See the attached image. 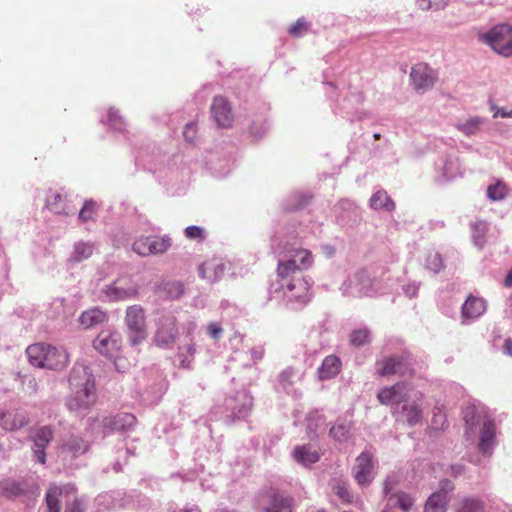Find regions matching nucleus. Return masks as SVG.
<instances>
[{
	"label": "nucleus",
	"mask_w": 512,
	"mask_h": 512,
	"mask_svg": "<svg viewBox=\"0 0 512 512\" xmlns=\"http://www.w3.org/2000/svg\"><path fill=\"white\" fill-rule=\"evenodd\" d=\"M70 395L67 407L70 411H87L96 404V386L88 366L75 364L69 374Z\"/></svg>",
	"instance_id": "obj_1"
},
{
	"label": "nucleus",
	"mask_w": 512,
	"mask_h": 512,
	"mask_svg": "<svg viewBox=\"0 0 512 512\" xmlns=\"http://www.w3.org/2000/svg\"><path fill=\"white\" fill-rule=\"evenodd\" d=\"M26 354L29 362L39 368L60 370L69 363L66 350L45 343H36L27 347Z\"/></svg>",
	"instance_id": "obj_2"
},
{
	"label": "nucleus",
	"mask_w": 512,
	"mask_h": 512,
	"mask_svg": "<svg viewBox=\"0 0 512 512\" xmlns=\"http://www.w3.org/2000/svg\"><path fill=\"white\" fill-rule=\"evenodd\" d=\"M475 418H477V423L482 424L480 430V440L478 444L479 450L485 454L489 453L492 449L496 435L495 422L487 415H476L475 408L469 407L464 414V420L466 424L470 427H473L475 424Z\"/></svg>",
	"instance_id": "obj_3"
},
{
	"label": "nucleus",
	"mask_w": 512,
	"mask_h": 512,
	"mask_svg": "<svg viewBox=\"0 0 512 512\" xmlns=\"http://www.w3.org/2000/svg\"><path fill=\"white\" fill-rule=\"evenodd\" d=\"M481 41L504 57L512 56V27L501 24L481 36Z\"/></svg>",
	"instance_id": "obj_4"
},
{
	"label": "nucleus",
	"mask_w": 512,
	"mask_h": 512,
	"mask_svg": "<svg viewBox=\"0 0 512 512\" xmlns=\"http://www.w3.org/2000/svg\"><path fill=\"white\" fill-rule=\"evenodd\" d=\"M125 323L128 329V339L132 345H138L146 339L145 311L140 305H132L127 308Z\"/></svg>",
	"instance_id": "obj_5"
},
{
	"label": "nucleus",
	"mask_w": 512,
	"mask_h": 512,
	"mask_svg": "<svg viewBox=\"0 0 512 512\" xmlns=\"http://www.w3.org/2000/svg\"><path fill=\"white\" fill-rule=\"evenodd\" d=\"M383 491L386 495V504L382 512H415V497L402 490L392 491L388 481L384 482Z\"/></svg>",
	"instance_id": "obj_6"
},
{
	"label": "nucleus",
	"mask_w": 512,
	"mask_h": 512,
	"mask_svg": "<svg viewBox=\"0 0 512 512\" xmlns=\"http://www.w3.org/2000/svg\"><path fill=\"white\" fill-rule=\"evenodd\" d=\"M121 335L116 331L103 330L93 341V347L102 355L113 358L120 352Z\"/></svg>",
	"instance_id": "obj_7"
},
{
	"label": "nucleus",
	"mask_w": 512,
	"mask_h": 512,
	"mask_svg": "<svg viewBox=\"0 0 512 512\" xmlns=\"http://www.w3.org/2000/svg\"><path fill=\"white\" fill-rule=\"evenodd\" d=\"M259 504L265 512H292L293 500L270 488L260 495Z\"/></svg>",
	"instance_id": "obj_8"
},
{
	"label": "nucleus",
	"mask_w": 512,
	"mask_h": 512,
	"mask_svg": "<svg viewBox=\"0 0 512 512\" xmlns=\"http://www.w3.org/2000/svg\"><path fill=\"white\" fill-rule=\"evenodd\" d=\"M285 295L291 301L298 302L301 306L306 305L311 300V285L304 277H293L285 285ZM284 288V284H282Z\"/></svg>",
	"instance_id": "obj_9"
},
{
	"label": "nucleus",
	"mask_w": 512,
	"mask_h": 512,
	"mask_svg": "<svg viewBox=\"0 0 512 512\" xmlns=\"http://www.w3.org/2000/svg\"><path fill=\"white\" fill-rule=\"evenodd\" d=\"M410 79L415 90L426 91L434 85L437 74L427 64L418 63L412 67Z\"/></svg>",
	"instance_id": "obj_10"
},
{
	"label": "nucleus",
	"mask_w": 512,
	"mask_h": 512,
	"mask_svg": "<svg viewBox=\"0 0 512 512\" xmlns=\"http://www.w3.org/2000/svg\"><path fill=\"white\" fill-rule=\"evenodd\" d=\"M176 318L172 315H161L157 320L154 341L158 346H167L176 339Z\"/></svg>",
	"instance_id": "obj_11"
},
{
	"label": "nucleus",
	"mask_w": 512,
	"mask_h": 512,
	"mask_svg": "<svg viewBox=\"0 0 512 512\" xmlns=\"http://www.w3.org/2000/svg\"><path fill=\"white\" fill-rule=\"evenodd\" d=\"M373 469V456L369 452H362L353 467L354 479L361 486L369 485L373 479Z\"/></svg>",
	"instance_id": "obj_12"
},
{
	"label": "nucleus",
	"mask_w": 512,
	"mask_h": 512,
	"mask_svg": "<svg viewBox=\"0 0 512 512\" xmlns=\"http://www.w3.org/2000/svg\"><path fill=\"white\" fill-rule=\"evenodd\" d=\"M211 114L219 127L228 128L232 125L234 116L229 101L223 96H216L211 105Z\"/></svg>",
	"instance_id": "obj_13"
},
{
	"label": "nucleus",
	"mask_w": 512,
	"mask_h": 512,
	"mask_svg": "<svg viewBox=\"0 0 512 512\" xmlns=\"http://www.w3.org/2000/svg\"><path fill=\"white\" fill-rule=\"evenodd\" d=\"M105 293L111 301H119L136 295L137 288L132 279L125 276L118 278L111 286H108Z\"/></svg>",
	"instance_id": "obj_14"
},
{
	"label": "nucleus",
	"mask_w": 512,
	"mask_h": 512,
	"mask_svg": "<svg viewBox=\"0 0 512 512\" xmlns=\"http://www.w3.org/2000/svg\"><path fill=\"white\" fill-rule=\"evenodd\" d=\"M377 374L389 376L399 374L400 376L412 375V369L402 357H389L376 363Z\"/></svg>",
	"instance_id": "obj_15"
},
{
	"label": "nucleus",
	"mask_w": 512,
	"mask_h": 512,
	"mask_svg": "<svg viewBox=\"0 0 512 512\" xmlns=\"http://www.w3.org/2000/svg\"><path fill=\"white\" fill-rule=\"evenodd\" d=\"M348 293L358 298L371 297L376 293L375 281L365 271H360L350 281Z\"/></svg>",
	"instance_id": "obj_16"
},
{
	"label": "nucleus",
	"mask_w": 512,
	"mask_h": 512,
	"mask_svg": "<svg viewBox=\"0 0 512 512\" xmlns=\"http://www.w3.org/2000/svg\"><path fill=\"white\" fill-rule=\"evenodd\" d=\"M76 489L72 485L51 486L46 493L47 512H61V500L75 496Z\"/></svg>",
	"instance_id": "obj_17"
},
{
	"label": "nucleus",
	"mask_w": 512,
	"mask_h": 512,
	"mask_svg": "<svg viewBox=\"0 0 512 512\" xmlns=\"http://www.w3.org/2000/svg\"><path fill=\"white\" fill-rule=\"evenodd\" d=\"M485 299L470 294L461 307V318L464 321L479 318L486 311Z\"/></svg>",
	"instance_id": "obj_18"
},
{
	"label": "nucleus",
	"mask_w": 512,
	"mask_h": 512,
	"mask_svg": "<svg viewBox=\"0 0 512 512\" xmlns=\"http://www.w3.org/2000/svg\"><path fill=\"white\" fill-rule=\"evenodd\" d=\"M136 423L137 419L131 413H119L105 417L102 421L103 427L112 431H128L133 429Z\"/></svg>",
	"instance_id": "obj_19"
},
{
	"label": "nucleus",
	"mask_w": 512,
	"mask_h": 512,
	"mask_svg": "<svg viewBox=\"0 0 512 512\" xmlns=\"http://www.w3.org/2000/svg\"><path fill=\"white\" fill-rule=\"evenodd\" d=\"M29 423L27 413L23 410H11L0 415V425L8 431L19 430Z\"/></svg>",
	"instance_id": "obj_20"
},
{
	"label": "nucleus",
	"mask_w": 512,
	"mask_h": 512,
	"mask_svg": "<svg viewBox=\"0 0 512 512\" xmlns=\"http://www.w3.org/2000/svg\"><path fill=\"white\" fill-rule=\"evenodd\" d=\"M67 195H62L57 191H50L46 198V206L49 210L57 214L69 215L74 213L75 207L70 205Z\"/></svg>",
	"instance_id": "obj_21"
},
{
	"label": "nucleus",
	"mask_w": 512,
	"mask_h": 512,
	"mask_svg": "<svg viewBox=\"0 0 512 512\" xmlns=\"http://www.w3.org/2000/svg\"><path fill=\"white\" fill-rule=\"evenodd\" d=\"M405 390V384L399 382L393 386L381 389L377 394V398L383 405H398L404 400Z\"/></svg>",
	"instance_id": "obj_22"
},
{
	"label": "nucleus",
	"mask_w": 512,
	"mask_h": 512,
	"mask_svg": "<svg viewBox=\"0 0 512 512\" xmlns=\"http://www.w3.org/2000/svg\"><path fill=\"white\" fill-rule=\"evenodd\" d=\"M225 266L216 259L207 260L202 263L199 268V276L213 283L222 278Z\"/></svg>",
	"instance_id": "obj_23"
},
{
	"label": "nucleus",
	"mask_w": 512,
	"mask_h": 512,
	"mask_svg": "<svg viewBox=\"0 0 512 512\" xmlns=\"http://www.w3.org/2000/svg\"><path fill=\"white\" fill-rule=\"evenodd\" d=\"M342 363L335 355H329L324 358L321 367L318 369V375L321 380L332 379L341 371Z\"/></svg>",
	"instance_id": "obj_24"
},
{
	"label": "nucleus",
	"mask_w": 512,
	"mask_h": 512,
	"mask_svg": "<svg viewBox=\"0 0 512 512\" xmlns=\"http://www.w3.org/2000/svg\"><path fill=\"white\" fill-rule=\"evenodd\" d=\"M293 456L296 462L302 465H311L319 461L320 453L311 445H302L295 447Z\"/></svg>",
	"instance_id": "obj_25"
},
{
	"label": "nucleus",
	"mask_w": 512,
	"mask_h": 512,
	"mask_svg": "<svg viewBox=\"0 0 512 512\" xmlns=\"http://www.w3.org/2000/svg\"><path fill=\"white\" fill-rule=\"evenodd\" d=\"M106 319L107 316L102 310L98 308H92L84 311L81 314V316L79 317V322L85 329H88L103 323L104 321H106Z\"/></svg>",
	"instance_id": "obj_26"
},
{
	"label": "nucleus",
	"mask_w": 512,
	"mask_h": 512,
	"mask_svg": "<svg viewBox=\"0 0 512 512\" xmlns=\"http://www.w3.org/2000/svg\"><path fill=\"white\" fill-rule=\"evenodd\" d=\"M62 448L71 453L72 456L77 457L84 454L88 450L89 446L83 438L76 435H70L63 441Z\"/></svg>",
	"instance_id": "obj_27"
},
{
	"label": "nucleus",
	"mask_w": 512,
	"mask_h": 512,
	"mask_svg": "<svg viewBox=\"0 0 512 512\" xmlns=\"http://www.w3.org/2000/svg\"><path fill=\"white\" fill-rule=\"evenodd\" d=\"M447 496L444 492H435L427 500L424 512H445Z\"/></svg>",
	"instance_id": "obj_28"
},
{
	"label": "nucleus",
	"mask_w": 512,
	"mask_h": 512,
	"mask_svg": "<svg viewBox=\"0 0 512 512\" xmlns=\"http://www.w3.org/2000/svg\"><path fill=\"white\" fill-rule=\"evenodd\" d=\"M370 205L373 209H384L392 211L395 208L394 202L391 200L386 191H377L370 199Z\"/></svg>",
	"instance_id": "obj_29"
},
{
	"label": "nucleus",
	"mask_w": 512,
	"mask_h": 512,
	"mask_svg": "<svg viewBox=\"0 0 512 512\" xmlns=\"http://www.w3.org/2000/svg\"><path fill=\"white\" fill-rule=\"evenodd\" d=\"M94 251V246L89 242H78L74 245V251L69 257L71 262H81L88 259Z\"/></svg>",
	"instance_id": "obj_30"
},
{
	"label": "nucleus",
	"mask_w": 512,
	"mask_h": 512,
	"mask_svg": "<svg viewBox=\"0 0 512 512\" xmlns=\"http://www.w3.org/2000/svg\"><path fill=\"white\" fill-rule=\"evenodd\" d=\"M351 430V423L339 421L330 428L329 435L336 441L344 442L350 438Z\"/></svg>",
	"instance_id": "obj_31"
},
{
	"label": "nucleus",
	"mask_w": 512,
	"mask_h": 512,
	"mask_svg": "<svg viewBox=\"0 0 512 512\" xmlns=\"http://www.w3.org/2000/svg\"><path fill=\"white\" fill-rule=\"evenodd\" d=\"M171 246V238L168 236H149V250L151 255L163 254Z\"/></svg>",
	"instance_id": "obj_32"
},
{
	"label": "nucleus",
	"mask_w": 512,
	"mask_h": 512,
	"mask_svg": "<svg viewBox=\"0 0 512 512\" xmlns=\"http://www.w3.org/2000/svg\"><path fill=\"white\" fill-rule=\"evenodd\" d=\"M299 270H301V268L296 263V259H289L285 261H279L276 271L278 278L281 281H285Z\"/></svg>",
	"instance_id": "obj_33"
},
{
	"label": "nucleus",
	"mask_w": 512,
	"mask_h": 512,
	"mask_svg": "<svg viewBox=\"0 0 512 512\" xmlns=\"http://www.w3.org/2000/svg\"><path fill=\"white\" fill-rule=\"evenodd\" d=\"M54 438L53 430L50 426H43L36 430L32 437L35 447H47Z\"/></svg>",
	"instance_id": "obj_34"
},
{
	"label": "nucleus",
	"mask_w": 512,
	"mask_h": 512,
	"mask_svg": "<svg viewBox=\"0 0 512 512\" xmlns=\"http://www.w3.org/2000/svg\"><path fill=\"white\" fill-rule=\"evenodd\" d=\"M508 188L503 181H497L496 184L489 185L487 188V196L492 201H499L506 197Z\"/></svg>",
	"instance_id": "obj_35"
},
{
	"label": "nucleus",
	"mask_w": 512,
	"mask_h": 512,
	"mask_svg": "<svg viewBox=\"0 0 512 512\" xmlns=\"http://www.w3.org/2000/svg\"><path fill=\"white\" fill-rule=\"evenodd\" d=\"M97 209H98V205L95 201L86 200L78 214L79 221L86 223L90 220H93L94 215L97 212Z\"/></svg>",
	"instance_id": "obj_36"
},
{
	"label": "nucleus",
	"mask_w": 512,
	"mask_h": 512,
	"mask_svg": "<svg viewBox=\"0 0 512 512\" xmlns=\"http://www.w3.org/2000/svg\"><path fill=\"white\" fill-rule=\"evenodd\" d=\"M291 259H296V263L301 269H306L313 263L312 254L306 249H296L293 254H291Z\"/></svg>",
	"instance_id": "obj_37"
},
{
	"label": "nucleus",
	"mask_w": 512,
	"mask_h": 512,
	"mask_svg": "<svg viewBox=\"0 0 512 512\" xmlns=\"http://www.w3.org/2000/svg\"><path fill=\"white\" fill-rule=\"evenodd\" d=\"M403 411L409 425H415L421 420L422 410L418 404L405 405Z\"/></svg>",
	"instance_id": "obj_38"
},
{
	"label": "nucleus",
	"mask_w": 512,
	"mask_h": 512,
	"mask_svg": "<svg viewBox=\"0 0 512 512\" xmlns=\"http://www.w3.org/2000/svg\"><path fill=\"white\" fill-rule=\"evenodd\" d=\"M19 484L13 480H4L0 482V497H13L20 493Z\"/></svg>",
	"instance_id": "obj_39"
},
{
	"label": "nucleus",
	"mask_w": 512,
	"mask_h": 512,
	"mask_svg": "<svg viewBox=\"0 0 512 512\" xmlns=\"http://www.w3.org/2000/svg\"><path fill=\"white\" fill-rule=\"evenodd\" d=\"M333 490L335 494L342 500V502L350 504L353 502V495L349 490L347 483L338 481L336 485L333 486Z\"/></svg>",
	"instance_id": "obj_40"
},
{
	"label": "nucleus",
	"mask_w": 512,
	"mask_h": 512,
	"mask_svg": "<svg viewBox=\"0 0 512 512\" xmlns=\"http://www.w3.org/2000/svg\"><path fill=\"white\" fill-rule=\"evenodd\" d=\"M132 249L140 256H150L151 251L149 250V236H141L135 240Z\"/></svg>",
	"instance_id": "obj_41"
},
{
	"label": "nucleus",
	"mask_w": 512,
	"mask_h": 512,
	"mask_svg": "<svg viewBox=\"0 0 512 512\" xmlns=\"http://www.w3.org/2000/svg\"><path fill=\"white\" fill-rule=\"evenodd\" d=\"M370 341V333L367 329L355 330L350 335V342L354 346H362Z\"/></svg>",
	"instance_id": "obj_42"
},
{
	"label": "nucleus",
	"mask_w": 512,
	"mask_h": 512,
	"mask_svg": "<svg viewBox=\"0 0 512 512\" xmlns=\"http://www.w3.org/2000/svg\"><path fill=\"white\" fill-rule=\"evenodd\" d=\"M309 27V23L303 18H300L295 23L290 25L288 31L292 37H300L309 30Z\"/></svg>",
	"instance_id": "obj_43"
},
{
	"label": "nucleus",
	"mask_w": 512,
	"mask_h": 512,
	"mask_svg": "<svg viewBox=\"0 0 512 512\" xmlns=\"http://www.w3.org/2000/svg\"><path fill=\"white\" fill-rule=\"evenodd\" d=\"M185 237L190 240L203 241L206 238V232L204 228L200 226L191 225L184 230Z\"/></svg>",
	"instance_id": "obj_44"
},
{
	"label": "nucleus",
	"mask_w": 512,
	"mask_h": 512,
	"mask_svg": "<svg viewBox=\"0 0 512 512\" xmlns=\"http://www.w3.org/2000/svg\"><path fill=\"white\" fill-rule=\"evenodd\" d=\"M427 267L433 272L437 273L444 268V263L439 253H431L426 260Z\"/></svg>",
	"instance_id": "obj_45"
},
{
	"label": "nucleus",
	"mask_w": 512,
	"mask_h": 512,
	"mask_svg": "<svg viewBox=\"0 0 512 512\" xmlns=\"http://www.w3.org/2000/svg\"><path fill=\"white\" fill-rule=\"evenodd\" d=\"M480 123L481 122L478 118H473L468 120L466 123L459 125L458 129L467 136L474 135L479 131Z\"/></svg>",
	"instance_id": "obj_46"
},
{
	"label": "nucleus",
	"mask_w": 512,
	"mask_h": 512,
	"mask_svg": "<svg viewBox=\"0 0 512 512\" xmlns=\"http://www.w3.org/2000/svg\"><path fill=\"white\" fill-rule=\"evenodd\" d=\"M422 10L441 9L446 5V0H418Z\"/></svg>",
	"instance_id": "obj_47"
},
{
	"label": "nucleus",
	"mask_w": 512,
	"mask_h": 512,
	"mask_svg": "<svg viewBox=\"0 0 512 512\" xmlns=\"http://www.w3.org/2000/svg\"><path fill=\"white\" fill-rule=\"evenodd\" d=\"M481 503L473 498H467L463 501V512H474L481 509Z\"/></svg>",
	"instance_id": "obj_48"
},
{
	"label": "nucleus",
	"mask_w": 512,
	"mask_h": 512,
	"mask_svg": "<svg viewBox=\"0 0 512 512\" xmlns=\"http://www.w3.org/2000/svg\"><path fill=\"white\" fill-rule=\"evenodd\" d=\"M197 126L194 123H188L183 131V136L188 142H193L196 138Z\"/></svg>",
	"instance_id": "obj_49"
},
{
	"label": "nucleus",
	"mask_w": 512,
	"mask_h": 512,
	"mask_svg": "<svg viewBox=\"0 0 512 512\" xmlns=\"http://www.w3.org/2000/svg\"><path fill=\"white\" fill-rule=\"evenodd\" d=\"M113 358L115 367L119 372H125L130 368L131 363L126 358L120 357L118 354Z\"/></svg>",
	"instance_id": "obj_50"
},
{
	"label": "nucleus",
	"mask_w": 512,
	"mask_h": 512,
	"mask_svg": "<svg viewBox=\"0 0 512 512\" xmlns=\"http://www.w3.org/2000/svg\"><path fill=\"white\" fill-rule=\"evenodd\" d=\"M65 512H84L83 502L77 497H74L73 501L67 506Z\"/></svg>",
	"instance_id": "obj_51"
},
{
	"label": "nucleus",
	"mask_w": 512,
	"mask_h": 512,
	"mask_svg": "<svg viewBox=\"0 0 512 512\" xmlns=\"http://www.w3.org/2000/svg\"><path fill=\"white\" fill-rule=\"evenodd\" d=\"M207 329L209 335L214 339L218 338L219 335L222 333V328L217 323H210Z\"/></svg>",
	"instance_id": "obj_52"
},
{
	"label": "nucleus",
	"mask_w": 512,
	"mask_h": 512,
	"mask_svg": "<svg viewBox=\"0 0 512 512\" xmlns=\"http://www.w3.org/2000/svg\"><path fill=\"white\" fill-rule=\"evenodd\" d=\"M45 448L46 447H35L34 449V455L41 464H45L46 462Z\"/></svg>",
	"instance_id": "obj_53"
},
{
	"label": "nucleus",
	"mask_w": 512,
	"mask_h": 512,
	"mask_svg": "<svg viewBox=\"0 0 512 512\" xmlns=\"http://www.w3.org/2000/svg\"><path fill=\"white\" fill-rule=\"evenodd\" d=\"M503 348H504V353L506 355L512 356V339L511 338L505 339Z\"/></svg>",
	"instance_id": "obj_54"
},
{
	"label": "nucleus",
	"mask_w": 512,
	"mask_h": 512,
	"mask_svg": "<svg viewBox=\"0 0 512 512\" xmlns=\"http://www.w3.org/2000/svg\"><path fill=\"white\" fill-rule=\"evenodd\" d=\"M452 489H453V484L451 481L444 480L441 482V491L440 492H444L446 494L447 491L452 490Z\"/></svg>",
	"instance_id": "obj_55"
},
{
	"label": "nucleus",
	"mask_w": 512,
	"mask_h": 512,
	"mask_svg": "<svg viewBox=\"0 0 512 512\" xmlns=\"http://www.w3.org/2000/svg\"><path fill=\"white\" fill-rule=\"evenodd\" d=\"M293 374L294 372L292 369H287L281 373L280 378L282 381H289Z\"/></svg>",
	"instance_id": "obj_56"
},
{
	"label": "nucleus",
	"mask_w": 512,
	"mask_h": 512,
	"mask_svg": "<svg viewBox=\"0 0 512 512\" xmlns=\"http://www.w3.org/2000/svg\"><path fill=\"white\" fill-rule=\"evenodd\" d=\"M172 287H174V288H175V290H176V292H177V293H176V296H177V297H178V296H180L181 294H183L184 289H183V285H182L181 283L176 282V283L172 284Z\"/></svg>",
	"instance_id": "obj_57"
},
{
	"label": "nucleus",
	"mask_w": 512,
	"mask_h": 512,
	"mask_svg": "<svg viewBox=\"0 0 512 512\" xmlns=\"http://www.w3.org/2000/svg\"><path fill=\"white\" fill-rule=\"evenodd\" d=\"M504 285L506 287H512V269L506 275L505 280H504Z\"/></svg>",
	"instance_id": "obj_58"
},
{
	"label": "nucleus",
	"mask_w": 512,
	"mask_h": 512,
	"mask_svg": "<svg viewBox=\"0 0 512 512\" xmlns=\"http://www.w3.org/2000/svg\"><path fill=\"white\" fill-rule=\"evenodd\" d=\"M500 116L502 118H508L509 117V111H506L504 109L497 111L494 114V117Z\"/></svg>",
	"instance_id": "obj_59"
},
{
	"label": "nucleus",
	"mask_w": 512,
	"mask_h": 512,
	"mask_svg": "<svg viewBox=\"0 0 512 512\" xmlns=\"http://www.w3.org/2000/svg\"><path fill=\"white\" fill-rule=\"evenodd\" d=\"M183 512H200L198 508L196 507H191V508H186L184 509Z\"/></svg>",
	"instance_id": "obj_60"
},
{
	"label": "nucleus",
	"mask_w": 512,
	"mask_h": 512,
	"mask_svg": "<svg viewBox=\"0 0 512 512\" xmlns=\"http://www.w3.org/2000/svg\"><path fill=\"white\" fill-rule=\"evenodd\" d=\"M194 352H195V348H194L193 346H189V347H188V353H189V354H191V355H193V354H194Z\"/></svg>",
	"instance_id": "obj_61"
},
{
	"label": "nucleus",
	"mask_w": 512,
	"mask_h": 512,
	"mask_svg": "<svg viewBox=\"0 0 512 512\" xmlns=\"http://www.w3.org/2000/svg\"><path fill=\"white\" fill-rule=\"evenodd\" d=\"M373 137H374L375 140H379L380 139V134L379 133H375Z\"/></svg>",
	"instance_id": "obj_62"
},
{
	"label": "nucleus",
	"mask_w": 512,
	"mask_h": 512,
	"mask_svg": "<svg viewBox=\"0 0 512 512\" xmlns=\"http://www.w3.org/2000/svg\"><path fill=\"white\" fill-rule=\"evenodd\" d=\"M30 383H33L34 387H36V385H37V383H36V381H35V379H34V378H31V379H30Z\"/></svg>",
	"instance_id": "obj_63"
},
{
	"label": "nucleus",
	"mask_w": 512,
	"mask_h": 512,
	"mask_svg": "<svg viewBox=\"0 0 512 512\" xmlns=\"http://www.w3.org/2000/svg\"><path fill=\"white\" fill-rule=\"evenodd\" d=\"M509 117H512V109L509 111Z\"/></svg>",
	"instance_id": "obj_64"
}]
</instances>
